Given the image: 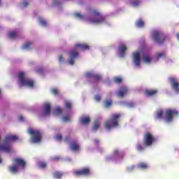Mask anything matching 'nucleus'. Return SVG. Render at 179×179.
Segmentation results:
<instances>
[{
    "label": "nucleus",
    "mask_w": 179,
    "mask_h": 179,
    "mask_svg": "<svg viewBox=\"0 0 179 179\" xmlns=\"http://www.w3.org/2000/svg\"><path fill=\"white\" fill-rule=\"evenodd\" d=\"M121 115L120 113L113 114L110 118V120H106L103 127L106 131H111L113 128H117L118 127V124L120 122V117Z\"/></svg>",
    "instance_id": "obj_8"
},
{
    "label": "nucleus",
    "mask_w": 179,
    "mask_h": 179,
    "mask_svg": "<svg viewBox=\"0 0 179 179\" xmlns=\"http://www.w3.org/2000/svg\"><path fill=\"white\" fill-rule=\"evenodd\" d=\"M90 116L83 115L80 118V122L82 125H89L90 124Z\"/></svg>",
    "instance_id": "obj_19"
},
{
    "label": "nucleus",
    "mask_w": 179,
    "mask_h": 179,
    "mask_svg": "<svg viewBox=\"0 0 179 179\" xmlns=\"http://www.w3.org/2000/svg\"><path fill=\"white\" fill-rule=\"evenodd\" d=\"M16 36H17L16 31H11L8 34V36L10 37V38H15Z\"/></svg>",
    "instance_id": "obj_32"
},
{
    "label": "nucleus",
    "mask_w": 179,
    "mask_h": 179,
    "mask_svg": "<svg viewBox=\"0 0 179 179\" xmlns=\"http://www.w3.org/2000/svg\"><path fill=\"white\" fill-rule=\"evenodd\" d=\"M169 82L171 83L172 89L174 90L175 93H179V81L176 78H169Z\"/></svg>",
    "instance_id": "obj_13"
},
{
    "label": "nucleus",
    "mask_w": 179,
    "mask_h": 179,
    "mask_svg": "<svg viewBox=\"0 0 179 179\" xmlns=\"http://www.w3.org/2000/svg\"><path fill=\"white\" fill-rule=\"evenodd\" d=\"M75 176H89L90 175V169L89 168H83L74 172Z\"/></svg>",
    "instance_id": "obj_15"
},
{
    "label": "nucleus",
    "mask_w": 179,
    "mask_h": 179,
    "mask_svg": "<svg viewBox=\"0 0 179 179\" xmlns=\"http://www.w3.org/2000/svg\"><path fill=\"white\" fill-rule=\"evenodd\" d=\"M136 149L137 150H138V152H142V150H143V146H142L141 144H137L136 145Z\"/></svg>",
    "instance_id": "obj_35"
},
{
    "label": "nucleus",
    "mask_w": 179,
    "mask_h": 179,
    "mask_svg": "<svg viewBox=\"0 0 179 179\" xmlns=\"http://www.w3.org/2000/svg\"><path fill=\"white\" fill-rule=\"evenodd\" d=\"M135 169V166H134V165H131V166H129L128 168H127V170L129 171H132V170H134Z\"/></svg>",
    "instance_id": "obj_39"
},
{
    "label": "nucleus",
    "mask_w": 179,
    "mask_h": 179,
    "mask_svg": "<svg viewBox=\"0 0 179 179\" xmlns=\"http://www.w3.org/2000/svg\"><path fill=\"white\" fill-rule=\"evenodd\" d=\"M17 136L8 134L6 136L3 143H0V150L5 153H10L12 152V143L17 141ZM2 163V158L0 157V164Z\"/></svg>",
    "instance_id": "obj_4"
},
{
    "label": "nucleus",
    "mask_w": 179,
    "mask_h": 179,
    "mask_svg": "<svg viewBox=\"0 0 179 179\" xmlns=\"http://www.w3.org/2000/svg\"><path fill=\"white\" fill-rule=\"evenodd\" d=\"M128 93V88L127 87H121L117 92L116 94L119 97H124Z\"/></svg>",
    "instance_id": "obj_20"
},
{
    "label": "nucleus",
    "mask_w": 179,
    "mask_h": 179,
    "mask_svg": "<svg viewBox=\"0 0 179 179\" xmlns=\"http://www.w3.org/2000/svg\"><path fill=\"white\" fill-rule=\"evenodd\" d=\"M74 15L77 19L84 20L92 24H101L106 22V17L102 15L97 10L90 11L89 15H82L80 13H76Z\"/></svg>",
    "instance_id": "obj_2"
},
{
    "label": "nucleus",
    "mask_w": 179,
    "mask_h": 179,
    "mask_svg": "<svg viewBox=\"0 0 179 179\" xmlns=\"http://www.w3.org/2000/svg\"><path fill=\"white\" fill-rule=\"evenodd\" d=\"M51 92H52V94H55V95L58 94V90H57L56 88H52L51 90Z\"/></svg>",
    "instance_id": "obj_36"
},
{
    "label": "nucleus",
    "mask_w": 179,
    "mask_h": 179,
    "mask_svg": "<svg viewBox=\"0 0 179 179\" xmlns=\"http://www.w3.org/2000/svg\"><path fill=\"white\" fill-rule=\"evenodd\" d=\"M70 149L73 150V152H78V150H80V145L76 141H72L70 142Z\"/></svg>",
    "instance_id": "obj_18"
},
{
    "label": "nucleus",
    "mask_w": 179,
    "mask_h": 179,
    "mask_svg": "<svg viewBox=\"0 0 179 179\" xmlns=\"http://www.w3.org/2000/svg\"><path fill=\"white\" fill-rule=\"evenodd\" d=\"M113 80L115 83H121V82H122V78L115 77Z\"/></svg>",
    "instance_id": "obj_33"
},
{
    "label": "nucleus",
    "mask_w": 179,
    "mask_h": 179,
    "mask_svg": "<svg viewBox=\"0 0 179 179\" xmlns=\"http://www.w3.org/2000/svg\"><path fill=\"white\" fill-rule=\"evenodd\" d=\"M114 157H122V152H120L118 150H115L113 152Z\"/></svg>",
    "instance_id": "obj_29"
},
{
    "label": "nucleus",
    "mask_w": 179,
    "mask_h": 179,
    "mask_svg": "<svg viewBox=\"0 0 179 179\" xmlns=\"http://www.w3.org/2000/svg\"><path fill=\"white\" fill-rule=\"evenodd\" d=\"M156 142V138L150 132H148L145 134L143 143L145 146H152L153 143Z\"/></svg>",
    "instance_id": "obj_12"
},
{
    "label": "nucleus",
    "mask_w": 179,
    "mask_h": 179,
    "mask_svg": "<svg viewBox=\"0 0 179 179\" xmlns=\"http://www.w3.org/2000/svg\"><path fill=\"white\" fill-rule=\"evenodd\" d=\"M85 78H93L96 82H99L101 79V76L93 71H88L85 73Z\"/></svg>",
    "instance_id": "obj_16"
},
{
    "label": "nucleus",
    "mask_w": 179,
    "mask_h": 179,
    "mask_svg": "<svg viewBox=\"0 0 179 179\" xmlns=\"http://www.w3.org/2000/svg\"><path fill=\"white\" fill-rule=\"evenodd\" d=\"M36 72L38 73H43V68L38 67V69H36Z\"/></svg>",
    "instance_id": "obj_40"
},
{
    "label": "nucleus",
    "mask_w": 179,
    "mask_h": 179,
    "mask_svg": "<svg viewBox=\"0 0 179 179\" xmlns=\"http://www.w3.org/2000/svg\"><path fill=\"white\" fill-rule=\"evenodd\" d=\"M19 121H20L21 122H23V121H24V117L23 116H20L18 117Z\"/></svg>",
    "instance_id": "obj_44"
},
{
    "label": "nucleus",
    "mask_w": 179,
    "mask_h": 179,
    "mask_svg": "<svg viewBox=\"0 0 179 179\" xmlns=\"http://www.w3.org/2000/svg\"><path fill=\"white\" fill-rule=\"evenodd\" d=\"M156 93H157V90H156L146 89L145 90V96H155V94H156Z\"/></svg>",
    "instance_id": "obj_23"
},
{
    "label": "nucleus",
    "mask_w": 179,
    "mask_h": 179,
    "mask_svg": "<svg viewBox=\"0 0 179 179\" xmlns=\"http://www.w3.org/2000/svg\"><path fill=\"white\" fill-rule=\"evenodd\" d=\"M59 62L61 64V62H64V56L60 55L59 57Z\"/></svg>",
    "instance_id": "obj_41"
},
{
    "label": "nucleus",
    "mask_w": 179,
    "mask_h": 179,
    "mask_svg": "<svg viewBox=\"0 0 179 179\" xmlns=\"http://www.w3.org/2000/svg\"><path fill=\"white\" fill-rule=\"evenodd\" d=\"M28 134L31 135V143H40V142H41V132L38 130L29 128L28 129Z\"/></svg>",
    "instance_id": "obj_10"
},
{
    "label": "nucleus",
    "mask_w": 179,
    "mask_h": 179,
    "mask_svg": "<svg viewBox=\"0 0 179 179\" xmlns=\"http://www.w3.org/2000/svg\"><path fill=\"white\" fill-rule=\"evenodd\" d=\"M39 23L43 27H45V26H47V21H45V20H44V18L39 17L38 19Z\"/></svg>",
    "instance_id": "obj_28"
},
{
    "label": "nucleus",
    "mask_w": 179,
    "mask_h": 179,
    "mask_svg": "<svg viewBox=\"0 0 179 179\" xmlns=\"http://www.w3.org/2000/svg\"><path fill=\"white\" fill-rule=\"evenodd\" d=\"M66 141H68V138H66Z\"/></svg>",
    "instance_id": "obj_47"
},
{
    "label": "nucleus",
    "mask_w": 179,
    "mask_h": 179,
    "mask_svg": "<svg viewBox=\"0 0 179 179\" xmlns=\"http://www.w3.org/2000/svg\"><path fill=\"white\" fill-rule=\"evenodd\" d=\"M100 128V120H96L92 127V131H97Z\"/></svg>",
    "instance_id": "obj_24"
},
{
    "label": "nucleus",
    "mask_w": 179,
    "mask_h": 179,
    "mask_svg": "<svg viewBox=\"0 0 179 179\" xmlns=\"http://www.w3.org/2000/svg\"><path fill=\"white\" fill-rule=\"evenodd\" d=\"M0 5H1V0H0Z\"/></svg>",
    "instance_id": "obj_48"
},
{
    "label": "nucleus",
    "mask_w": 179,
    "mask_h": 179,
    "mask_svg": "<svg viewBox=\"0 0 179 179\" xmlns=\"http://www.w3.org/2000/svg\"><path fill=\"white\" fill-rule=\"evenodd\" d=\"M125 51H127V45H125V43H122L118 49V57H120V58H124L125 57Z\"/></svg>",
    "instance_id": "obj_14"
},
{
    "label": "nucleus",
    "mask_w": 179,
    "mask_h": 179,
    "mask_svg": "<svg viewBox=\"0 0 179 179\" xmlns=\"http://www.w3.org/2000/svg\"><path fill=\"white\" fill-rule=\"evenodd\" d=\"M53 114L54 115H59L62 117L63 122H69L70 120L69 115L64 113V110H62V109L59 106H57L54 109Z\"/></svg>",
    "instance_id": "obj_11"
},
{
    "label": "nucleus",
    "mask_w": 179,
    "mask_h": 179,
    "mask_svg": "<svg viewBox=\"0 0 179 179\" xmlns=\"http://www.w3.org/2000/svg\"><path fill=\"white\" fill-rule=\"evenodd\" d=\"M113 104L111 99L105 101V107H110Z\"/></svg>",
    "instance_id": "obj_34"
},
{
    "label": "nucleus",
    "mask_w": 179,
    "mask_h": 179,
    "mask_svg": "<svg viewBox=\"0 0 179 179\" xmlns=\"http://www.w3.org/2000/svg\"><path fill=\"white\" fill-rule=\"evenodd\" d=\"M38 166L39 169H45L47 164H45V162H40L38 163Z\"/></svg>",
    "instance_id": "obj_31"
},
{
    "label": "nucleus",
    "mask_w": 179,
    "mask_h": 179,
    "mask_svg": "<svg viewBox=\"0 0 179 179\" xmlns=\"http://www.w3.org/2000/svg\"><path fill=\"white\" fill-rule=\"evenodd\" d=\"M50 111H51V105L50 104V103H45L43 105V117H47L50 115Z\"/></svg>",
    "instance_id": "obj_17"
},
{
    "label": "nucleus",
    "mask_w": 179,
    "mask_h": 179,
    "mask_svg": "<svg viewBox=\"0 0 179 179\" xmlns=\"http://www.w3.org/2000/svg\"><path fill=\"white\" fill-rule=\"evenodd\" d=\"M55 139L59 141L62 139V136H61V134H57V136L55 137Z\"/></svg>",
    "instance_id": "obj_37"
},
{
    "label": "nucleus",
    "mask_w": 179,
    "mask_h": 179,
    "mask_svg": "<svg viewBox=\"0 0 179 179\" xmlns=\"http://www.w3.org/2000/svg\"><path fill=\"white\" fill-rule=\"evenodd\" d=\"M137 167L141 169V170H146L149 169V165L146 162H140L137 164Z\"/></svg>",
    "instance_id": "obj_22"
},
{
    "label": "nucleus",
    "mask_w": 179,
    "mask_h": 179,
    "mask_svg": "<svg viewBox=\"0 0 179 179\" xmlns=\"http://www.w3.org/2000/svg\"><path fill=\"white\" fill-rule=\"evenodd\" d=\"M178 115V111L176 109H167L165 112L162 110H158L155 114L157 120H164L166 122H171L174 117Z\"/></svg>",
    "instance_id": "obj_5"
},
{
    "label": "nucleus",
    "mask_w": 179,
    "mask_h": 179,
    "mask_svg": "<svg viewBox=\"0 0 179 179\" xmlns=\"http://www.w3.org/2000/svg\"><path fill=\"white\" fill-rule=\"evenodd\" d=\"M86 50H89V45L85 43H77L75 45L74 49L70 50L68 54L67 63L69 65H73L75 64V61L76 58L79 57V54L78 51H86Z\"/></svg>",
    "instance_id": "obj_3"
},
{
    "label": "nucleus",
    "mask_w": 179,
    "mask_h": 179,
    "mask_svg": "<svg viewBox=\"0 0 179 179\" xmlns=\"http://www.w3.org/2000/svg\"><path fill=\"white\" fill-rule=\"evenodd\" d=\"M136 26L137 27H143L145 26V22L142 19H139L136 22Z\"/></svg>",
    "instance_id": "obj_25"
},
{
    "label": "nucleus",
    "mask_w": 179,
    "mask_h": 179,
    "mask_svg": "<svg viewBox=\"0 0 179 179\" xmlns=\"http://www.w3.org/2000/svg\"><path fill=\"white\" fill-rule=\"evenodd\" d=\"M31 45V42H27L22 45V50H30Z\"/></svg>",
    "instance_id": "obj_27"
},
{
    "label": "nucleus",
    "mask_w": 179,
    "mask_h": 179,
    "mask_svg": "<svg viewBox=\"0 0 179 179\" xmlns=\"http://www.w3.org/2000/svg\"><path fill=\"white\" fill-rule=\"evenodd\" d=\"M17 82L19 86H26V87L33 88L36 86V83L30 78H26L24 72H20L17 76Z\"/></svg>",
    "instance_id": "obj_7"
},
{
    "label": "nucleus",
    "mask_w": 179,
    "mask_h": 179,
    "mask_svg": "<svg viewBox=\"0 0 179 179\" xmlns=\"http://www.w3.org/2000/svg\"><path fill=\"white\" fill-rule=\"evenodd\" d=\"M166 57V52H159L153 58L152 55L150 53H146L143 49H138L131 54V64L136 68H141V63L146 64L150 65L152 62H157L161 58H164Z\"/></svg>",
    "instance_id": "obj_1"
},
{
    "label": "nucleus",
    "mask_w": 179,
    "mask_h": 179,
    "mask_svg": "<svg viewBox=\"0 0 179 179\" xmlns=\"http://www.w3.org/2000/svg\"><path fill=\"white\" fill-rule=\"evenodd\" d=\"M151 38L157 44H162L164 41L165 36L163 32L159 29L152 30L151 32Z\"/></svg>",
    "instance_id": "obj_9"
},
{
    "label": "nucleus",
    "mask_w": 179,
    "mask_h": 179,
    "mask_svg": "<svg viewBox=\"0 0 179 179\" xmlns=\"http://www.w3.org/2000/svg\"><path fill=\"white\" fill-rule=\"evenodd\" d=\"M62 177V173L56 171L53 174V178L59 179Z\"/></svg>",
    "instance_id": "obj_30"
},
{
    "label": "nucleus",
    "mask_w": 179,
    "mask_h": 179,
    "mask_svg": "<svg viewBox=\"0 0 179 179\" xmlns=\"http://www.w3.org/2000/svg\"><path fill=\"white\" fill-rule=\"evenodd\" d=\"M25 167L26 161L23 158H15L13 162V164L8 166V171L12 174H16V173L24 170Z\"/></svg>",
    "instance_id": "obj_6"
},
{
    "label": "nucleus",
    "mask_w": 179,
    "mask_h": 179,
    "mask_svg": "<svg viewBox=\"0 0 179 179\" xmlns=\"http://www.w3.org/2000/svg\"><path fill=\"white\" fill-rule=\"evenodd\" d=\"M127 106L129 107H135V103H133V102H129Z\"/></svg>",
    "instance_id": "obj_43"
},
{
    "label": "nucleus",
    "mask_w": 179,
    "mask_h": 179,
    "mask_svg": "<svg viewBox=\"0 0 179 179\" xmlns=\"http://www.w3.org/2000/svg\"><path fill=\"white\" fill-rule=\"evenodd\" d=\"M64 107L66 110H71L72 108V102H71V101H64Z\"/></svg>",
    "instance_id": "obj_26"
},
{
    "label": "nucleus",
    "mask_w": 179,
    "mask_h": 179,
    "mask_svg": "<svg viewBox=\"0 0 179 179\" xmlns=\"http://www.w3.org/2000/svg\"><path fill=\"white\" fill-rule=\"evenodd\" d=\"M99 139H95V140H94V145H99Z\"/></svg>",
    "instance_id": "obj_45"
},
{
    "label": "nucleus",
    "mask_w": 179,
    "mask_h": 179,
    "mask_svg": "<svg viewBox=\"0 0 179 179\" xmlns=\"http://www.w3.org/2000/svg\"><path fill=\"white\" fill-rule=\"evenodd\" d=\"M94 99L96 101H100L101 100V96L100 95H96Z\"/></svg>",
    "instance_id": "obj_38"
},
{
    "label": "nucleus",
    "mask_w": 179,
    "mask_h": 179,
    "mask_svg": "<svg viewBox=\"0 0 179 179\" xmlns=\"http://www.w3.org/2000/svg\"><path fill=\"white\" fill-rule=\"evenodd\" d=\"M27 5H29V3H27V1H24V2L22 3V8H26V6H27Z\"/></svg>",
    "instance_id": "obj_42"
},
{
    "label": "nucleus",
    "mask_w": 179,
    "mask_h": 179,
    "mask_svg": "<svg viewBox=\"0 0 179 179\" xmlns=\"http://www.w3.org/2000/svg\"><path fill=\"white\" fill-rule=\"evenodd\" d=\"M127 3L131 5V6L136 7L139 6L140 3H142V0H129Z\"/></svg>",
    "instance_id": "obj_21"
},
{
    "label": "nucleus",
    "mask_w": 179,
    "mask_h": 179,
    "mask_svg": "<svg viewBox=\"0 0 179 179\" xmlns=\"http://www.w3.org/2000/svg\"><path fill=\"white\" fill-rule=\"evenodd\" d=\"M53 160H59V156L54 157Z\"/></svg>",
    "instance_id": "obj_46"
}]
</instances>
